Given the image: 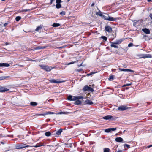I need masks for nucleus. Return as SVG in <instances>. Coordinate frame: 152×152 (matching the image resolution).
Masks as SVG:
<instances>
[{
	"mask_svg": "<svg viewBox=\"0 0 152 152\" xmlns=\"http://www.w3.org/2000/svg\"><path fill=\"white\" fill-rule=\"evenodd\" d=\"M39 66L41 69L44 70L46 72H49L53 69L52 68L46 65H40Z\"/></svg>",
	"mask_w": 152,
	"mask_h": 152,
	"instance_id": "1",
	"label": "nucleus"
},
{
	"mask_svg": "<svg viewBox=\"0 0 152 152\" xmlns=\"http://www.w3.org/2000/svg\"><path fill=\"white\" fill-rule=\"evenodd\" d=\"M50 82L52 83H61L62 82H64V81H62L61 80H55L52 79L50 80Z\"/></svg>",
	"mask_w": 152,
	"mask_h": 152,
	"instance_id": "2",
	"label": "nucleus"
},
{
	"mask_svg": "<svg viewBox=\"0 0 152 152\" xmlns=\"http://www.w3.org/2000/svg\"><path fill=\"white\" fill-rule=\"evenodd\" d=\"M128 108L129 107L126 106H121L119 107L118 109L120 111H123L128 109Z\"/></svg>",
	"mask_w": 152,
	"mask_h": 152,
	"instance_id": "3",
	"label": "nucleus"
},
{
	"mask_svg": "<svg viewBox=\"0 0 152 152\" xmlns=\"http://www.w3.org/2000/svg\"><path fill=\"white\" fill-rule=\"evenodd\" d=\"M10 89L2 86H0V92H3L8 91Z\"/></svg>",
	"mask_w": 152,
	"mask_h": 152,
	"instance_id": "4",
	"label": "nucleus"
},
{
	"mask_svg": "<svg viewBox=\"0 0 152 152\" xmlns=\"http://www.w3.org/2000/svg\"><path fill=\"white\" fill-rule=\"evenodd\" d=\"M29 147V145H26V144H23L22 145H19L17 146V149H22L23 148H24L26 147Z\"/></svg>",
	"mask_w": 152,
	"mask_h": 152,
	"instance_id": "5",
	"label": "nucleus"
},
{
	"mask_svg": "<svg viewBox=\"0 0 152 152\" xmlns=\"http://www.w3.org/2000/svg\"><path fill=\"white\" fill-rule=\"evenodd\" d=\"M105 30L108 32H111L112 31V29L109 26H106L105 27Z\"/></svg>",
	"mask_w": 152,
	"mask_h": 152,
	"instance_id": "6",
	"label": "nucleus"
},
{
	"mask_svg": "<svg viewBox=\"0 0 152 152\" xmlns=\"http://www.w3.org/2000/svg\"><path fill=\"white\" fill-rule=\"evenodd\" d=\"M141 56L140 58H151V56L150 54H142L141 55Z\"/></svg>",
	"mask_w": 152,
	"mask_h": 152,
	"instance_id": "7",
	"label": "nucleus"
},
{
	"mask_svg": "<svg viewBox=\"0 0 152 152\" xmlns=\"http://www.w3.org/2000/svg\"><path fill=\"white\" fill-rule=\"evenodd\" d=\"M103 118L105 120H111L113 118V117L110 115H107V116L103 117Z\"/></svg>",
	"mask_w": 152,
	"mask_h": 152,
	"instance_id": "8",
	"label": "nucleus"
},
{
	"mask_svg": "<svg viewBox=\"0 0 152 152\" xmlns=\"http://www.w3.org/2000/svg\"><path fill=\"white\" fill-rule=\"evenodd\" d=\"M67 99L69 101H75V96H72L71 95H69L68 96Z\"/></svg>",
	"mask_w": 152,
	"mask_h": 152,
	"instance_id": "9",
	"label": "nucleus"
},
{
	"mask_svg": "<svg viewBox=\"0 0 152 152\" xmlns=\"http://www.w3.org/2000/svg\"><path fill=\"white\" fill-rule=\"evenodd\" d=\"M63 129H60L58 131H57L56 133V134L58 136H59L60 135L61 133V132H63Z\"/></svg>",
	"mask_w": 152,
	"mask_h": 152,
	"instance_id": "10",
	"label": "nucleus"
},
{
	"mask_svg": "<svg viewBox=\"0 0 152 152\" xmlns=\"http://www.w3.org/2000/svg\"><path fill=\"white\" fill-rule=\"evenodd\" d=\"M10 64L6 63H0V67H9Z\"/></svg>",
	"mask_w": 152,
	"mask_h": 152,
	"instance_id": "11",
	"label": "nucleus"
},
{
	"mask_svg": "<svg viewBox=\"0 0 152 152\" xmlns=\"http://www.w3.org/2000/svg\"><path fill=\"white\" fill-rule=\"evenodd\" d=\"M44 144L42 142H40L39 143H37L34 146V147L35 148H37L40 147L41 146H44Z\"/></svg>",
	"mask_w": 152,
	"mask_h": 152,
	"instance_id": "12",
	"label": "nucleus"
},
{
	"mask_svg": "<svg viewBox=\"0 0 152 152\" xmlns=\"http://www.w3.org/2000/svg\"><path fill=\"white\" fill-rule=\"evenodd\" d=\"M115 140L116 142H122L123 141V139L120 137H116L115 139Z\"/></svg>",
	"mask_w": 152,
	"mask_h": 152,
	"instance_id": "13",
	"label": "nucleus"
},
{
	"mask_svg": "<svg viewBox=\"0 0 152 152\" xmlns=\"http://www.w3.org/2000/svg\"><path fill=\"white\" fill-rule=\"evenodd\" d=\"M142 30L143 32L146 34H148L150 33L149 30L147 28H142Z\"/></svg>",
	"mask_w": 152,
	"mask_h": 152,
	"instance_id": "14",
	"label": "nucleus"
},
{
	"mask_svg": "<svg viewBox=\"0 0 152 152\" xmlns=\"http://www.w3.org/2000/svg\"><path fill=\"white\" fill-rule=\"evenodd\" d=\"M85 103L86 104L91 105L93 104V102L91 100H87L85 101Z\"/></svg>",
	"mask_w": 152,
	"mask_h": 152,
	"instance_id": "15",
	"label": "nucleus"
},
{
	"mask_svg": "<svg viewBox=\"0 0 152 152\" xmlns=\"http://www.w3.org/2000/svg\"><path fill=\"white\" fill-rule=\"evenodd\" d=\"M30 104L32 106H34L37 105V102H31L30 103Z\"/></svg>",
	"mask_w": 152,
	"mask_h": 152,
	"instance_id": "16",
	"label": "nucleus"
},
{
	"mask_svg": "<svg viewBox=\"0 0 152 152\" xmlns=\"http://www.w3.org/2000/svg\"><path fill=\"white\" fill-rule=\"evenodd\" d=\"M115 20V18L113 17H110L109 16L108 20L109 21H114Z\"/></svg>",
	"mask_w": 152,
	"mask_h": 152,
	"instance_id": "17",
	"label": "nucleus"
},
{
	"mask_svg": "<svg viewBox=\"0 0 152 152\" xmlns=\"http://www.w3.org/2000/svg\"><path fill=\"white\" fill-rule=\"evenodd\" d=\"M122 41V40L121 39H120L119 40H118L116 41L115 42V43L116 44H119L121 43V42Z\"/></svg>",
	"mask_w": 152,
	"mask_h": 152,
	"instance_id": "18",
	"label": "nucleus"
},
{
	"mask_svg": "<svg viewBox=\"0 0 152 152\" xmlns=\"http://www.w3.org/2000/svg\"><path fill=\"white\" fill-rule=\"evenodd\" d=\"M51 133L50 132H46L45 133V135L46 136L49 137L51 135Z\"/></svg>",
	"mask_w": 152,
	"mask_h": 152,
	"instance_id": "19",
	"label": "nucleus"
},
{
	"mask_svg": "<svg viewBox=\"0 0 152 152\" xmlns=\"http://www.w3.org/2000/svg\"><path fill=\"white\" fill-rule=\"evenodd\" d=\"M83 98V97L82 96H75V100H79L80 99H81Z\"/></svg>",
	"mask_w": 152,
	"mask_h": 152,
	"instance_id": "20",
	"label": "nucleus"
},
{
	"mask_svg": "<svg viewBox=\"0 0 152 152\" xmlns=\"http://www.w3.org/2000/svg\"><path fill=\"white\" fill-rule=\"evenodd\" d=\"M110 149L108 148H105L104 149V152H110Z\"/></svg>",
	"mask_w": 152,
	"mask_h": 152,
	"instance_id": "21",
	"label": "nucleus"
},
{
	"mask_svg": "<svg viewBox=\"0 0 152 152\" xmlns=\"http://www.w3.org/2000/svg\"><path fill=\"white\" fill-rule=\"evenodd\" d=\"M115 44H116L115 43H115H112L111 44V47H114V48H118V46H116L115 45Z\"/></svg>",
	"mask_w": 152,
	"mask_h": 152,
	"instance_id": "22",
	"label": "nucleus"
},
{
	"mask_svg": "<svg viewBox=\"0 0 152 152\" xmlns=\"http://www.w3.org/2000/svg\"><path fill=\"white\" fill-rule=\"evenodd\" d=\"M42 28V26H38L35 29V31H38L39 30H41Z\"/></svg>",
	"mask_w": 152,
	"mask_h": 152,
	"instance_id": "23",
	"label": "nucleus"
},
{
	"mask_svg": "<svg viewBox=\"0 0 152 152\" xmlns=\"http://www.w3.org/2000/svg\"><path fill=\"white\" fill-rule=\"evenodd\" d=\"M89 87L88 86H85L83 88L84 90L85 91H88Z\"/></svg>",
	"mask_w": 152,
	"mask_h": 152,
	"instance_id": "24",
	"label": "nucleus"
},
{
	"mask_svg": "<svg viewBox=\"0 0 152 152\" xmlns=\"http://www.w3.org/2000/svg\"><path fill=\"white\" fill-rule=\"evenodd\" d=\"M76 100V102H75L76 104L78 105V104H81V101H80L78 99V100Z\"/></svg>",
	"mask_w": 152,
	"mask_h": 152,
	"instance_id": "25",
	"label": "nucleus"
},
{
	"mask_svg": "<svg viewBox=\"0 0 152 152\" xmlns=\"http://www.w3.org/2000/svg\"><path fill=\"white\" fill-rule=\"evenodd\" d=\"M60 26V24L59 23H54L53 24L52 26L53 27H58Z\"/></svg>",
	"mask_w": 152,
	"mask_h": 152,
	"instance_id": "26",
	"label": "nucleus"
},
{
	"mask_svg": "<svg viewBox=\"0 0 152 152\" xmlns=\"http://www.w3.org/2000/svg\"><path fill=\"white\" fill-rule=\"evenodd\" d=\"M56 8L57 9H59L61 7V5L60 4H56Z\"/></svg>",
	"mask_w": 152,
	"mask_h": 152,
	"instance_id": "27",
	"label": "nucleus"
},
{
	"mask_svg": "<svg viewBox=\"0 0 152 152\" xmlns=\"http://www.w3.org/2000/svg\"><path fill=\"white\" fill-rule=\"evenodd\" d=\"M102 17L104 18V20H108L109 16L108 15L105 16L103 15Z\"/></svg>",
	"mask_w": 152,
	"mask_h": 152,
	"instance_id": "28",
	"label": "nucleus"
},
{
	"mask_svg": "<svg viewBox=\"0 0 152 152\" xmlns=\"http://www.w3.org/2000/svg\"><path fill=\"white\" fill-rule=\"evenodd\" d=\"M114 78V76L113 75L110 76L109 78H108V80L110 81H112L113 80Z\"/></svg>",
	"mask_w": 152,
	"mask_h": 152,
	"instance_id": "29",
	"label": "nucleus"
},
{
	"mask_svg": "<svg viewBox=\"0 0 152 152\" xmlns=\"http://www.w3.org/2000/svg\"><path fill=\"white\" fill-rule=\"evenodd\" d=\"M110 132H111L110 128L105 129V132H106L108 133Z\"/></svg>",
	"mask_w": 152,
	"mask_h": 152,
	"instance_id": "30",
	"label": "nucleus"
},
{
	"mask_svg": "<svg viewBox=\"0 0 152 152\" xmlns=\"http://www.w3.org/2000/svg\"><path fill=\"white\" fill-rule=\"evenodd\" d=\"M21 18L20 16H17L16 17L15 19L16 21H19Z\"/></svg>",
	"mask_w": 152,
	"mask_h": 152,
	"instance_id": "31",
	"label": "nucleus"
},
{
	"mask_svg": "<svg viewBox=\"0 0 152 152\" xmlns=\"http://www.w3.org/2000/svg\"><path fill=\"white\" fill-rule=\"evenodd\" d=\"M9 77H8V76H3V77H0V79L1 80H3L4 79H6Z\"/></svg>",
	"mask_w": 152,
	"mask_h": 152,
	"instance_id": "32",
	"label": "nucleus"
},
{
	"mask_svg": "<svg viewBox=\"0 0 152 152\" xmlns=\"http://www.w3.org/2000/svg\"><path fill=\"white\" fill-rule=\"evenodd\" d=\"M96 73V72H92L89 74H88L87 75V76H90L92 74H95Z\"/></svg>",
	"mask_w": 152,
	"mask_h": 152,
	"instance_id": "33",
	"label": "nucleus"
},
{
	"mask_svg": "<svg viewBox=\"0 0 152 152\" xmlns=\"http://www.w3.org/2000/svg\"><path fill=\"white\" fill-rule=\"evenodd\" d=\"M101 38L105 41L107 40V38L106 37L102 36L101 37Z\"/></svg>",
	"mask_w": 152,
	"mask_h": 152,
	"instance_id": "34",
	"label": "nucleus"
},
{
	"mask_svg": "<svg viewBox=\"0 0 152 152\" xmlns=\"http://www.w3.org/2000/svg\"><path fill=\"white\" fill-rule=\"evenodd\" d=\"M124 148H125V146H126L128 148H130V145H129L127 144H124Z\"/></svg>",
	"mask_w": 152,
	"mask_h": 152,
	"instance_id": "35",
	"label": "nucleus"
},
{
	"mask_svg": "<svg viewBox=\"0 0 152 152\" xmlns=\"http://www.w3.org/2000/svg\"><path fill=\"white\" fill-rule=\"evenodd\" d=\"M61 2V0H56V3L57 4H60Z\"/></svg>",
	"mask_w": 152,
	"mask_h": 152,
	"instance_id": "36",
	"label": "nucleus"
},
{
	"mask_svg": "<svg viewBox=\"0 0 152 152\" xmlns=\"http://www.w3.org/2000/svg\"><path fill=\"white\" fill-rule=\"evenodd\" d=\"M110 131H114L117 129V128H110Z\"/></svg>",
	"mask_w": 152,
	"mask_h": 152,
	"instance_id": "37",
	"label": "nucleus"
},
{
	"mask_svg": "<svg viewBox=\"0 0 152 152\" xmlns=\"http://www.w3.org/2000/svg\"><path fill=\"white\" fill-rule=\"evenodd\" d=\"M45 48V47H39L37 48V49H43Z\"/></svg>",
	"mask_w": 152,
	"mask_h": 152,
	"instance_id": "38",
	"label": "nucleus"
},
{
	"mask_svg": "<svg viewBox=\"0 0 152 152\" xmlns=\"http://www.w3.org/2000/svg\"><path fill=\"white\" fill-rule=\"evenodd\" d=\"M94 91V90L93 89L90 87H89V88L88 89V91H91V92H93Z\"/></svg>",
	"mask_w": 152,
	"mask_h": 152,
	"instance_id": "39",
	"label": "nucleus"
},
{
	"mask_svg": "<svg viewBox=\"0 0 152 152\" xmlns=\"http://www.w3.org/2000/svg\"><path fill=\"white\" fill-rule=\"evenodd\" d=\"M60 14L61 15H64L65 14V12L62 11L61 12H60Z\"/></svg>",
	"mask_w": 152,
	"mask_h": 152,
	"instance_id": "40",
	"label": "nucleus"
},
{
	"mask_svg": "<svg viewBox=\"0 0 152 152\" xmlns=\"http://www.w3.org/2000/svg\"><path fill=\"white\" fill-rule=\"evenodd\" d=\"M120 70L122 71H126L127 72V69H119Z\"/></svg>",
	"mask_w": 152,
	"mask_h": 152,
	"instance_id": "41",
	"label": "nucleus"
},
{
	"mask_svg": "<svg viewBox=\"0 0 152 152\" xmlns=\"http://www.w3.org/2000/svg\"><path fill=\"white\" fill-rule=\"evenodd\" d=\"M127 72H134V71L129 69H127Z\"/></svg>",
	"mask_w": 152,
	"mask_h": 152,
	"instance_id": "42",
	"label": "nucleus"
},
{
	"mask_svg": "<svg viewBox=\"0 0 152 152\" xmlns=\"http://www.w3.org/2000/svg\"><path fill=\"white\" fill-rule=\"evenodd\" d=\"M32 9H29V10H25L23 11V12H27L28 11H31V10Z\"/></svg>",
	"mask_w": 152,
	"mask_h": 152,
	"instance_id": "43",
	"label": "nucleus"
},
{
	"mask_svg": "<svg viewBox=\"0 0 152 152\" xmlns=\"http://www.w3.org/2000/svg\"><path fill=\"white\" fill-rule=\"evenodd\" d=\"M100 16L102 17L103 15L100 12H99L97 13Z\"/></svg>",
	"mask_w": 152,
	"mask_h": 152,
	"instance_id": "44",
	"label": "nucleus"
},
{
	"mask_svg": "<svg viewBox=\"0 0 152 152\" xmlns=\"http://www.w3.org/2000/svg\"><path fill=\"white\" fill-rule=\"evenodd\" d=\"M133 45V44L132 43H130L128 45V46L129 47H131Z\"/></svg>",
	"mask_w": 152,
	"mask_h": 152,
	"instance_id": "45",
	"label": "nucleus"
},
{
	"mask_svg": "<svg viewBox=\"0 0 152 152\" xmlns=\"http://www.w3.org/2000/svg\"><path fill=\"white\" fill-rule=\"evenodd\" d=\"M8 23H9L8 22L5 23H4V27L6 26L8 24Z\"/></svg>",
	"mask_w": 152,
	"mask_h": 152,
	"instance_id": "46",
	"label": "nucleus"
},
{
	"mask_svg": "<svg viewBox=\"0 0 152 152\" xmlns=\"http://www.w3.org/2000/svg\"><path fill=\"white\" fill-rule=\"evenodd\" d=\"M114 152H122V151L121 150H119L117 152L116 151V150L115 151H115H114Z\"/></svg>",
	"mask_w": 152,
	"mask_h": 152,
	"instance_id": "47",
	"label": "nucleus"
},
{
	"mask_svg": "<svg viewBox=\"0 0 152 152\" xmlns=\"http://www.w3.org/2000/svg\"><path fill=\"white\" fill-rule=\"evenodd\" d=\"M149 16L150 17V18L151 19H152V14H150L149 15Z\"/></svg>",
	"mask_w": 152,
	"mask_h": 152,
	"instance_id": "48",
	"label": "nucleus"
},
{
	"mask_svg": "<svg viewBox=\"0 0 152 152\" xmlns=\"http://www.w3.org/2000/svg\"><path fill=\"white\" fill-rule=\"evenodd\" d=\"M75 62H70L68 64V65H70L71 64H74Z\"/></svg>",
	"mask_w": 152,
	"mask_h": 152,
	"instance_id": "49",
	"label": "nucleus"
},
{
	"mask_svg": "<svg viewBox=\"0 0 152 152\" xmlns=\"http://www.w3.org/2000/svg\"><path fill=\"white\" fill-rule=\"evenodd\" d=\"M54 113V112H50L48 113V114H53Z\"/></svg>",
	"mask_w": 152,
	"mask_h": 152,
	"instance_id": "50",
	"label": "nucleus"
},
{
	"mask_svg": "<svg viewBox=\"0 0 152 152\" xmlns=\"http://www.w3.org/2000/svg\"><path fill=\"white\" fill-rule=\"evenodd\" d=\"M152 147V144L148 146V148H150V147Z\"/></svg>",
	"mask_w": 152,
	"mask_h": 152,
	"instance_id": "51",
	"label": "nucleus"
},
{
	"mask_svg": "<svg viewBox=\"0 0 152 152\" xmlns=\"http://www.w3.org/2000/svg\"><path fill=\"white\" fill-rule=\"evenodd\" d=\"M54 0H50L51 2H50V4H52L53 2L54 1Z\"/></svg>",
	"mask_w": 152,
	"mask_h": 152,
	"instance_id": "52",
	"label": "nucleus"
},
{
	"mask_svg": "<svg viewBox=\"0 0 152 152\" xmlns=\"http://www.w3.org/2000/svg\"><path fill=\"white\" fill-rule=\"evenodd\" d=\"M131 84H126V85H124V86H130Z\"/></svg>",
	"mask_w": 152,
	"mask_h": 152,
	"instance_id": "53",
	"label": "nucleus"
},
{
	"mask_svg": "<svg viewBox=\"0 0 152 152\" xmlns=\"http://www.w3.org/2000/svg\"><path fill=\"white\" fill-rule=\"evenodd\" d=\"M8 44H9V43H7V42H6V43H5V45H8Z\"/></svg>",
	"mask_w": 152,
	"mask_h": 152,
	"instance_id": "54",
	"label": "nucleus"
},
{
	"mask_svg": "<svg viewBox=\"0 0 152 152\" xmlns=\"http://www.w3.org/2000/svg\"><path fill=\"white\" fill-rule=\"evenodd\" d=\"M1 144H4V142H2V141L1 142Z\"/></svg>",
	"mask_w": 152,
	"mask_h": 152,
	"instance_id": "55",
	"label": "nucleus"
},
{
	"mask_svg": "<svg viewBox=\"0 0 152 152\" xmlns=\"http://www.w3.org/2000/svg\"><path fill=\"white\" fill-rule=\"evenodd\" d=\"M19 66H20V67H23V65H19Z\"/></svg>",
	"mask_w": 152,
	"mask_h": 152,
	"instance_id": "56",
	"label": "nucleus"
},
{
	"mask_svg": "<svg viewBox=\"0 0 152 152\" xmlns=\"http://www.w3.org/2000/svg\"><path fill=\"white\" fill-rule=\"evenodd\" d=\"M82 63H81V64H80V66H82Z\"/></svg>",
	"mask_w": 152,
	"mask_h": 152,
	"instance_id": "57",
	"label": "nucleus"
},
{
	"mask_svg": "<svg viewBox=\"0 0 152 152\" xmlns=\"http://www.w3.org/2000/svg\"><path fill=\"white\" fill-rule=\"evenodd\" d=\"M115 88H118V86H115Z\"/></svg>",
	"mask_w": 152,
	"mask_h": 152,
	"instance_id": "58",
	"label": "nucleus"
},
{
	"mask_svg": "<svg viewBox=\"0 0 152 152\" xmlns=\"http://www.w3.org/2000/svg\"><path fill=\"white\" fill-rule=\"evenodd\" d=\"M94 3H93L92 4H91V6H93L94 5Z\"/></svg>",
	"mask_w": 152,
	"mask_h": 152,
	"instance_id": "59",
	"label": "nucleus"
},
{
	"mask_svg": "<svg viewBox=\"0 0 152 152\" xmlns=\"http://www.w3.org/2000/svg\"><path fill=\"white\" fill-rule=\"evenodd\" d=\"M148 2L150 1H151V0H148Z\"/></svg>",
	"mask_w": 152,
	"mask_h": 152,
	"instance_id": "60",
	"label": "nucleus"
},
{
	"mask_svg": "<svg viewBox=\"0 0 152 152\" xmlns=\"http://www.w3.org/2000/svg\"><path fill=\"white\" fill-rule=\"evenodd\" d=\"M107 88H108V89H110V88L109 87H107Z\"/></svg>",
	"mask_w": 152,
	"mask_h": 152,
	"instance_id": "61",
	"label": "nucleus"
},
{
	"mask_svg": "<svg viewBox=\"0 0 152 152\" xmlns=\"http://www.w3.org/2000/svg\"><path fill=\"white\" fill-rule=\"evenodd\" d=\"M29 61H33V60H32V59H30L29 60Z\"/></svg>",
	"mask_w": 152,
	"mask_h": 152,
	"instance_id": "62",
	"label": "nucleus"
},
{
	"mask_svg": "<svg viewBox=\"0 0 152 152\" xmlns=\"http://www.w3.org/2000/svg\"><path fill=\"white\" fill-rule=\"evenodd\" d=\"M112 91L113 92V89H111Z\"/></svg>",
	"mask_w": 152,
	"mask_h": 152,
	"instance_id": "63",
	"label": "nucleus"
},
{
	"mask_svg": "<svg viewBox=\"0 0 152 152\" xmlns=\"http://www.w3.org/2000/svg\"><path fill=\"white\" fill-rule=\"evenodd\" d=\"M0 136L1 137H2V135H0Z\"/></svg>",
	"mask_w": 152,
	"mask_h": 152,
	"instance_id": "64",
	"label": "nucleus"
}]
</instances>
